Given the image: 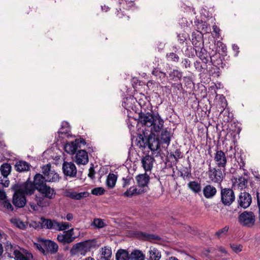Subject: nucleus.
Here are the masks:
<instances>
[{
	"label": "nucleus",
	"instance_id": "34",
	"mask_svg": "<svg viewBox=\"0 0 260 260\" xmlns=\"http://www.w3.org/2000/svg\"><path fill=\"white\" fill-rule=\"evenodd\" d=\"M117 176L113 173H110L106 180V184L108 188H113L116 184Z\"/></svg>",
	"mask_w": 260,
	"mask_h": 260
},
{
	"label": "nucleus",
	"instance_id": "28",
	"mask_svg": "<svg viewBox=\"0 0 260 260\" xmlns=\"http://www.w3.org/2000/svg\"><path fill=\"white\" fill-rule=\"evenodd\" d=\"M149 260H159L161 257V253L157 248H150L149 250Z\"/></svg>",
	"mask_w": 260,
	"mask_h": 260
},
{
	"label": "nucleus",
	"instance_id": "24",
	"mask_svg": "<svg viewBox=\"0 0 260 260\" xmlns=\"http://www.w3.org/2000/svg\"><path fill=\"white\" fill-rule=\"evenodd\" d=\"M87 194V192H86L77 193L75 191H71L69 190H66L64 192V194L66 197L74 200H80L82 198L86 197Z\"/></svg>",
	"mask_w": 260,
	"mask_h": 260
},
{
	"label": "nucleus",
	"instance_id": "47",
	"mask_svg": "<svg viewBox=\"0 0 260 260\" xmlns=\"http://www.w3.org/2000/svg\"><path fill=\"white\" fill-rule=\"evenodd\" d=\"M180 176L184 179L190 178L191 176L190 169L187 168H184L182 171H180Z\"/></svg>",
	"mask_w": 260,
	"mask_h": 260
},
{
	"label": "nucleus",
	"instance_id": "6",
	"mask_svg": "<svg viewBox=\"0 0 260 260\" xmlns=\"http://www.w3.org/2000/svg\"><path fill=\"white\" fill-rule=\"evenodd\" d=\"M220 195L221 202L225 206L231 205L235 201V193L233 189L231 188H221Z\"/></svg>",
	"mask_w": 260,
	"mask_h": 260
},
{
	"label": "nucleus",
	"instance_id": "51",
	"mask_svg": "<svg viewBox=\"0 0 260 260\" xmlns=\"http://www.w3.org/2000/svg\"><path fill=\"white\" fill-rule=\"evenodd\" d=\"M170 157H173L176 161L178 162L179 159L183 157V154L179 149H177L174 153L170 154Z\"/></svg>",
	"mask_w": 260,
	"mask_h": 260
},
{
	"label": "nucleus",
	"instance_id": "48",
	"mask_svg": "<svg viewBox=\"0 0 260 260\" xmlns=\"http://www.w3.org/2000/svg\"><path fill=\"white\" fill-rule=\"evenodd\" d=\"M112 254V251L110 248L107 247H104L102 248V255L106 259L110 258Z\"/></svg>",
	"mask_w": 260,
	"mask_h": 260
},
{
	"label": "nucleus",
	"instance_id": "1",
	"mask_svg": "<svg viewBox=\"0 0 260 260\" xmlns=\"http://www.w3.org/2000/svg\"><path fill=\"white\" fill-rule=\"evenodd\" d=\"M97 241L95 239H89L77 243L73 245L70 249V253L71 256H74L78 253L85 256L91 249L96 247Z\"/></svg>",
	"mask_w": 260,
	"mask_h": 260
},
{
	"label": "nucleus",
	"instance_id": "54",
	"mask_svg": "<svg viewBox=\"0 0 260 260\" xmlns=\"http://www.w3.org/2000/svg\"><path fill=\"white\" fill-rule=\"evenodd\" d=\"M13 223L20 229L25 230L26 228V225L20 219H14Z\"/></svg>",
	"mask_w": 260,
	"mask_h": 260
},
{
	"label": "nucleus",
	"instance_id": "59",
	"mask_svg": "<svg viewBox=\"0 0 260 260\" xmlns=\"http://www.w3.org/2000/svg\"><path fill=\"white\" fill-rule=\"evenodd\" d=\"M131 178L130 177H126V178H123V183H122V186L123 187H126V186L130 184V180Z\"/></svg>",
	"mask_w": 260,
	"mask_h": 260
},
{
	"label": "nucleus",
	"instance_id": "45",
	"mask_svg": "<svg viewBox=\"0 0 260 260\" xmlns=\"http://www.w3.org/2000/svg\"><path fill=\"white\" fill-rule=\"evenodd\" d=\"M3 208H6L11 211L13 210V207L12 204L9 201L6 200L0 203V209L2 210Z\"/></svg>",
	"mask_w": 260,
	"mask_h": 260
},
{
	"label": "nucleus",
	"instance_id": "21",
	"mask_svg": "<svg viewBox=\"0 0 260 260\" xmlns=\"http://www.w3.org/2000/svg\"><path fill=\"white\" fill-rule=\"evenodd\" d=\"M14 253L16 260H31L33 258L32 254L26 250L15 251Z\"/></svg>",
	"mask_w": 260,
	"mask_h": 260
},
{
	"label": "nucleus",
	"instance_id": "31",
	"mask_svg": "<svg viewBox=\"0 0 260 260\" xmlns=\"http://www.w3.org/2000/svg\"><path fill=\"white\" fill-rule=\"evenodd\" d=\"M78 148L79 147L75 143V141L68 143L64 146L65 151L68 153L71 154H74Z\"/></svg>",
	"mask_w": 260,
	"mask_h": 260
},
{
	"label": "nucleus",
	"instance_id": "12",
	"mask_svg": "<svg viewBox=\"0 0 260 260\" xmlns=\"http://www.w3.org/2000/svg\"><path fill=\"white\" fill-rule=\"evenodd\" d=\"M252 202V198L250 193L244 191L241 192L239 196L238 203L241 207L246 209L248 208Z\"/></svg>",
	"mask_w": 260,
	"mask_h": 260
},
{
	"label": "nucleus",
	"instance_id": "36",
	"mask_svg": "<svg viewBox=\"0 0 260 260\" xmlns=\"http://www.w3.org/2000/svg\"><path fill=\"white\" fill-rule=\"evenodd\" d=\"M144 190L141 189H137L134 187H130L124 193L123 195L127 197H132L135 194H140L144 192Z\"/></svg>",
	"mask_w": 260,
	"mask_h": 260
},
{
	"label": "nucleus",
	"instance_id": "2",
	"mask_svg": "<svg viewBox=\"0 0 260 260\" xmlns=\"http://www.w3.org/2000/svg\"><path fill=\"white\" fill-rule=\"evenodd\" d=\"M138 138L139 140L138 145L140 148H145L148 146L152 151H154L159 148V140L152 132L146 136L145 133L143 132V134L139 135Z\"/></svg>",
	"mask_w": 260,
	"mask_h": 260
},
{
	"label": "nucleus",
	"instance_id": "43",
	"mask_svg": "<svg viewBox=\"0 0 260 260\" xmlns=\"http://www.w3.org/2000/svg\"><path fill=\"white\" fill-rule=\"evenodd\" d=\"M91 225L98 229H101L107 225L104 220L101 218H94Z\"/></svg>",
	"mask_w": 260,
	"mask_h": 260
},
{
	"label": "nucleus",
	"instance_id": "33",
	"mask_svg": "<svg viewBox=\"0 0 260 260\" xmlns=\"http://www.w3.org/2000/svg\"><path fill=\"white\" fill-rule=\"evenodd\" d=\"M145 255L139 250H135L130 254V260H144Z\"/></svg>",
	"mask_w": 260,
	"mask_h": 260
},
{
	"label": "nucleus",
	"instance_id": "64",
	"mask_svg": "<svg viewBox=\"0 0 260 260\" xmlns=\"http://www.w3.org/2000/svg\"><path fill=\"white\" fill-rule=\"evenodd\" d=\"M217 248H218V250L223 253H224V254H227L228 252L226 251V250H225V248L223 247V246H218L217 247Z\"/></svg>",
	"mask_w": 260,
	"mask_h": 260
},
{
	"label": "nucleus",
	"instance_id": "10",
	"mask_svg": "<svg viewBox=\"0 0 260 260\" xmlns=\"http://www.w3.org/2000/svg\"><path fill=\"white\" fill-rule=\"evenodd\" d=\"M155 115L149 112L144 113L141 112L139 114V122L141 124L147 127H151L153 125Z\"/></svg>",
	"mask_w": 260,
	"mask_h": 260
},
{
	"label": "nucleus",
	"instance_id": "20",
	"mask_svg": "<svg viewBox=\"0 0 260 260\" xmlns=\"http://www.w3.org/2000/svg\"><path fill=\"white\" fill-rule=\"evenodd\" d=\"M203 192L204 197L207 199L213 198L216 193L217 190L215 187L211 185H206L203 189Z\"/></svg>",
	"mask_w": 260,
	"mask_h": 260
},
{
	"label": "nucleus",
	"instance_id": "40",
	"mask_svg": "<svg viewBox=\"0 0 260 260\" xmlns=\"http://www.w3.org/2000/svg\"><path fill=\"white\" fill-rule=\"evenodd\" d=\"M194 66L196 69L200 72H204L205 71H207L208 69L207 63L198 60L194 62Z\"/></svg>",
	"mask_w": 260,
	"mask_h": 260
},
{
	"label": "nucleus",
	"instance_id": "13",
	"mask_svg": "<svg viewBox=\"0 0 260 260\" xmlns=\"http://www.w3.org/2000/svg\"><path fill=\"white\" fill-rule=\"evenodd\" d=\"M15 193L13 198V203L17 207H23L26 204L25 194L20 191H14Z\"/></svg>",
	"mask_w": 260,
	"mask_h": 260
},
{
	"label": "nucleus",
	"instance_id": "7",
	"mask_svg": "<svg viewBox=\"0 0 260 260\" xmlns=\"http://www.w3.org/2000/svg\"><path fill=\"white\" fill-rule=\"evenodd\" d=\"M208 177L213 182L220 184L223 179V175L220 169L212 168L209 165Z\"/></svg>",
	"mask_w": 260,
	"mask_h": 260
},
{
	"label": "nucleus",
	"instance_id": "42",
	"mask_svg": "<svg viewBox=\"0 0 260 260\" xmlns=\"http://www.w3.org/2000/svg\"><path fill=\"white\" fill-rule=\"evenodd\" d=\"M51 220L50 219H46L44 217H41L39 223L40 224V226L41 228H46L47 229H50Z\"/></svg>",
	"mask_w": 260,
	"mask_h": 260
},
{
	"label": "nucleus",
	"instance_id": "15",
	"mask_svg": "<svg viewBox=\"0 0 260 260\" xmlns=\"http://www.w3.org/2000/svg\"><path fill=\"white\" fill-rule=\"evenodd\" d=\"M38 191L46 198L50 200L55 198L56 192L53 188L48 186L47 184L41 187Z\"/></svg>",
	"mask_w": 260,
	"mask_h": 260
},
{
	"label": "nucleus",
	"instance_id": "61",
	"mask_svg": "<svg viewBox=\"0 0 260 260\" xmlns=\"http://www.w3.org/2000/svg\"><path fill=\"white\" fill-rule=\"evenodd\" d=\"M95 171L93 167H91L89 169V173L88 176L91 179H93L94 178Z\"/></svg>",
	"mask_w": 260,
	"mask_h": 260
},
{
	"label": "nucleus",
	"instance_id": "35",
	"mask_svg": "<svg viewBox=\"0 0 260 260\" xmlns=\"http://www.w3.org/2000/svg\"><path fill=\"white\" fill-rule=\"evenodd\" d=\"M36 201L38 206L41 207H46L49 206L50 204V202L48 200V199L44 196H36Z\"/></svg>",
	"mask_w": 260,
	"mask_h": 260
},
{
	"label": "nucleus",
	"instance_id": "29",
	"mask_svg": "<svg viewBox=\"0 0 260 260\" xmlns=\"http://www.w3.org/2000/svg\"><path fill=\"white\" fill-rule=\"evenodd\" d=\"M210 60L212 64L218 69H219L220 68H223L222 60L221 59L220 54L216 53L215 54L213 55L210 57Z\"/></svg>",
	"mask_w": 260,
	"mask_h": 260
},
{
	"label": "nucleus",
	"instance_id": "4",
	"mask_svg": "<svg viewBox=\"0 0 260 260\" xmlns=\"http://www.w3.org/2000/svg\"><path fill=\"white\" fill-rule=\"evenodd\" d=\"M238 221L243 226L251 227L255 223V217L253 212L245 211L239 215Z\"/></svg>",
	"mask_w": 260,
	"mask_h": 260
},
{
	"label": "nucleus",
	"instance_id": "57",
	"mask_svg": "<svg viewBox=\"0 0 260 260\" xmlns=\"http://www.w3.org/2000/svg\"><path fill=\"white\" fill-rule=\"evenodd\" d=\"M39 243H35V245L36 246V248L39 250L40 251L42 252L43 254H45L46 251L45 250V248H44L43 246L42 245V243L40 241H38Z\"/></svg>",
	"mask_w": 260,
	"mask_h": 260
},
{
	"label": "nucleus",
	"instance_id": "52",
	"mask_svg": "<svg viewBox=\"0 0 260 260\" xmlns=\"http://www.w3.org/2000/svg\"><path fill=\"white\" fill-rule=\"evenodd\" d=\"M105 190L101 187H95L91 190V193L95 196H100L104 194Z\"/></svg>",
	"mask_w": 260,
	"mask_h": 260
},
{
	"label": "nucleus",
	"instance_id": "9",
	"mask_svg": "<svg viewBox=\"0 0 260 260\" xmlns=\"http://www.w3.org/2000/svg\"><path fill=\"white\" fill-rule=\"evenodd\" d=\"M62 171L64 176L71 178L76 177L77 168L72 162L64 161L62 164Z\"/></svg>",
	"mask_w": 260,
	"mask_h": 260
},
{
	"label": "nucleus",
	"instance_id": "17",
	"mask_svg": "<svg viewBox=\"0 0 260 260\" xmlns=\"http://www.w3.org/2000/svg\"><path fill=\"white\" fill-rule=\"evenodd\" d=\"M46 182H47V181L43 175L37 173L34 177L32 183L36 189L38 190L44 185H46Z\"/></svg>",
	"mask_w": 260,
	"mask_h": 260
},
{
	"label": "nucleus",
	"instance_id": "37",
	"mask_svg": "<svg viewBox=\"0 0 260 260\" xmlns=\"http://www.w3.org/2000/svg\"><path fill=\"white\" fill-rule=\"evenodd\" d=\"M142 235L144 237L145 240L150 242H154L156 241H160L161 240V238L160 237L154 234L142 233Z\"/></svg>",
	"mask_w": 260,
	"mask_h": 260
},
{
	"label": "nucleus",
	"instance_id": "18",
	"mask_svg": "<svg viewBox=\"0 0 260 260\" xmlns=\"http://www.w3.org/2000/svg\"><path fill=\"white\" fill-rule=\"evenodd\" d=\"M155 159L152 156L146 155L142 159V166L145 171H149L152 168L153 164Z\"/></svg>",
	"mask_w": 260,
	"mask_h": 260
},
{
	"label": "nucleus",
	"instance_id": "32",
	"mask_svg": "<svg viewBox=\"0 0 260 260\" xmlns=\"http://www.w3.org/2000/svg\"><path fill=\"white\" fill-rule=\"evenodd\" d=\"M198 57L200 58L203 62L207 63L209 61L211 56L208 53L207 50L203 47L201 48V50L198 54Z\"/></svg>",
	"mask_w": 260,
	"mask_h": 260
},
{
	"label": "nucleus",
	"instance_id": "53",
	"mask_svg": "<svg viewBox=\"0 0 260 260\" xmlns=\"http://www.w3.org/2000/svg\"><path fill=\"white\" fill-rule=\"evenodd\" d=\"M230 247L232 250L236 253L240 252L242 250L243 246L240 244L235 243H232L230 244Z\"/></svg>",
	"mask_w": 260,
	"mask_h": 260
},
{
	"label": "nucleus",
	"instance_id": "8",
	"mask_svg": "<svg viewBox=\"0 0 260 260\" xmlns=\"http://www.w3.org/2000/svg\"><path fill=\"white\" fill-rule=\"evenodd\" d=\"M42 173L47 182H56L59 180L58 174L51 170V165L49 164L43 166Z\"/></svg>",
	"mask_w": 260,
	"mask_h": 260
},
{
	"label": "nucleus",
	"instance_id": "30",
	"mask_svg": "<svg viewBox=\"0 0 260 260\" xmlns=\"http://www.w3.org/2000/svg\"><path fill=\"white\" fill-rule=\"evenodd\" d=\"M116 260H130V254L124 249L118 250L116 254Z\"/></svg>",
	"mask_w": 260,
	"mask_h": 260
},
{
	"label": "nucleus",
	"instance_id": "55",
	"mask_svg": "<svg viewBox=\"0 0 260 260\" xmlns=\"http://www.w3.org/2000/svg\"><path fill=\"white\" fill-rule=\"evenodd\" d=\"M188 38V35L186 33L179 34L178 35V41L180 43H183Z\"/></svg>",
	"mask_w": 260,
	"mask_h": 260
},
{
	"label": "nucleus",
	"instance_id": "44",
	"mask_svg": "<svg viewBox=\"0 0 260 260\" xmlns=\"http://www.w3.org/2000/svg\"><path fill=\"white\" fill-rule=\"evenodd\" d=\"M151 73L153 75L158 76L161 79H165L167 77L166 73L161 71L158 67L153 68Z\"/></svg>",
	"mask_w": 260,
	"mask_h": 260
},
{
	"label": "nucleus",
	"instance_id": "38",
	"mask_svg": "<svg viewBox=\"0 0 260 260\" xmlns=\"http://www.w3.org/2000/svg\"><path fill=\"white\" fill-rule=\"evenodd\" d=\"M0 170L2 175L4 177H7L10 173L11 166L8 163H4L1 166Z\"/></svg>",
	"mask_w": 260,
	"mask_h": 260
},
{
	"label": "nucleus",
	"instance_id": "41",
	"mask_svg": "<svg viewBox=\"0 0 260 260\" xmlns=\"http://www.w3.org/2000/svg\"><path fill=\"white\" fill-rule=\"evenodd\" d=\"M192 44L195 47H200L202 44V38L201 35H196L194 32L192 34Z\"/></svg>",
	"mask_w": 260,
	"mask_h": 260
},
{
	"label": "nucleus",
	"instance_id": "62",
	"mask_svg": "<svg viewBox=\"0 0 260 260\" xmlns=\"http://www.w3.org/2000/svg\"><path fill=\"white\" fill-rule=\"evenodd\" d=\"M123 12L124 11H121V8H119V9H118V8H116V12H115V13L116 14V15L118 18H121L124 15Z\"/></svg>",
	"mask_w": 260,
	"mask_h": 260
},
{
	"label": "nucleus",
	"instance_id": "22",
	"mask_svg": "<svg viewBox=\"0 0 260 260\" xmlns=\"http://www.w3.org/2000/svg\"><path fill=\"white\" fill-rule=\"evenodd\" d=\"M137 183L139 186L145 187L149 182L150 177L146 173L139 174L136 177Z\"/></svg>",
	"mask_w": 260,
	"mask_h": 260
},
{
	"label": "nucleus",
	"instance_id": "26",
	"mask_svg": "<svg viewBox=\"0 0 260 260\" xmlns=\"http://www.w3.org/2000/svg\"><path fill=\"white\" fill-rule=\"evenodd\" d=\"M187 187L194 193H199L202 190L201 183L196 180L190 181L187 184Z\"/></svg>",
	"mask_w": 260,
	"mask_h": 260
},
{
	"label": "nucleus",
	"instance_id": "25",
	"mask_svg": "<svg viewBox=\"0 0 260 260\" xmlns=\"http://www.w3.org/2000/svg\"><path fill=\"white\" fill-rule=\"evenodd\" d=\"M183 73L182 72L174 69L171 71L168 75V78L173 81L178 82L180 81L182 79Z\"/></svg>",
	"mask_w": 260,
	"mask_h": 260
},
{
	"label": "nucleus",
	"instance_id": "19",
	"mask_svg": "<svg viewBox=\"0 0 260 260\" xmlns=\"http://www.w3.org/2000/svg\"><path fill=\"white\" fill-rule=\"evenodd\" d=\"M164 121L158 114L155 115L152 128L155 132H159L164 126Z\"/></svg>",
	"mask_w": 260,
	"mask_h": 260
},
{
	"label": "nucleus",
	"instance_id": "63",
	"mask_svg": "<svg viewBox=\"0 0 260 260\" xmlns=\"http://www.w3.org/2000/svg\"><path fill=\"white\" fill-rule=\"evenodd\" d=\"M55 260H63V254L57 253L55 257Z\"/></svg>",
	"mask_w": 260,
	"mask_h": 260
},
{
	"label": "nucleus",
	"instance_id": "11",
	"mask_svg": "<svg viewBox=\"0 0 260 260\" xmlns=\"http://www.w3.org/2000/svg\"><path fill=\"white\" fill-rule=\"evenodd\" d=\"M38 241H40L44 248L51 254L56 253L58 250V246L57 244L53 241L44 239H39Z\"/></svg>",
	"mask_w": 260,
	"mask_h": 260
},
{
	"label": "nucleus",
	"instance_id": "58",
	"mask_svg": "<svg viewBox=\"0 0 260 260\" xmlns=\"http://www.w3.org/2000/svg\"><path fill=\"white\" fill-rule=\"evenodd\" d=\"M75 143L77 145L79 148H80V144L85 145L86 142L85 140L83 138L76 139L75 140Z\"/></svg>",
	"mask_w": 260,
	"mask_h": 260
},
{
	"label": "nucleus",
	"instance_id": "49",
	"mask_svg": "<svg viewBox=\"0 0 260 260\" xmlns=\"http://www.w3.org/2000/svg\"><path fill=\"white\" fill-rule=\"evenodd\" d=\"M71 226V224L66 222H59L58 230V231H65Z\"/></svg>",
	"mask_w": 260,
	"mask_h": 260
},
{
	"label": "nucleus",
	"instance_id": "14",
	"mask_svg": "<svg viewBox=\"0 0 260 260\" xmlns=\"http://www.w3.org/2000/svg\"><path fill=\"white\" fill-rule=\"evenodd\" d=\"M214 159L218 168H224L227 163L225 153L222 150H217Z\"/></svg>",
	"mask_w": 260,
	"mask_h": 260
},
{
	"label": "nucleus",
	"instance_id": "5",
	"mask_svg": "<svg viewBox=\"0 0 260 260\" xmlns=\"http://www.w3.org/2000/svg\"><path fill=\"white\" fill-rule=\"evenodd\" d=\"M74 235V229L72 228L67 231H63L62 233L58 234L57 240L63 245L70 244L74 242L76 238V237Z\"/></svg>",
	"mask_w": 260,
	"mask_h": 260
},
{
	"label": "nucleus",
	"instance_id": "46",
	"mask_svg": "<svg viewBox=\"0 0 260 260\" xmlns=\"http://www.w3.org/2000/svg\"><path fill=\"white\" fill-rule=\"evenodd\" d=\"M166 57L169 60H170L174 62H178L179 60V56L173 52L167 53L166 55Z\"/></svg>",
	"mask_w": 260,
	"mask_h": 260
},
{
	"label": "nucleus",
	"instance_id": "23",
	"mask_svg": "<svg viewBox=\"0 0 260 260\" xmlns=\"http://www.w3.org/2000/svg\"><path fill=\"white\" fill-rule=\"evenodd\" d=\"M30 165L27 162L23 160H19L15 165V170L19 172L27 171L30 170Z\"/></svg>",
	"mask_w": 260,
	"mask_h": 260
},
{
	"label": "nucleus",
	"instance_id": "56",
	"mask_svg": "<svg viewBox=\"0 0 260 260\" xmlns=\"http://www.w3.org/2000/svg\"><path fill=\"white\" fill-rule=\"evenodd\" d=\"M58 223H59V222H58L57 221H56L55 220H51L50 229L57 231Z\"/></svg>",
	"mask_w": 260,
	"mask_h": 260
},
{
	"label": "nucleus",
	"instance_id": "39",
	"mask_svg": "<svg viewBox=\"0 0 260 260\" xmlns=\"http://www.w3.org/2000/svg\"><path fill=\"white\" fill-rule=\"evenodd\" d=\"M160 140L162 143L170 144V133L166 129L162 130L160 135Z\"/></svg>",
	"mask_w": 260,
	"mask_h": 260
},
{
	"label": "nucleus",
	"instance_id": "3",
	"mask_svg": "<svg viewBox=\"0 0 260 260\" xmlns=\"http://www.w3.org/2000/svg\"><path fill=\"white\" fill-rule=\"evenodd\" d=\"M12 188L14 191H20L25 195L29 196L32 194L36 190L29 178L23 183L15 184Z\"/></svg>",
	"mask_w": 260,
	"mask_h": 260
},
{
	"label": "nucleus",
	"instance_id": "16",
	"mask_svg": "<svg viewBox=\"0 0 260 260\" xmlns=\"http://www.w3.org/2000/svg\"><path fill=\"white\" fill-rule=\"evenodd\" d=\"M75 162L78 165H86L88 162L87 152L84 150L77 151L75 155Z\"/></svg>",
	"mask_w": 260,
	"mask_h": 260
},
{
	"label": "nucleus",
	"instance_id": "50",
	"mask_svg": "<svg viewBox=\"0 0 260 260\" xmlns=\"http://www.w3.org/2000/svg\"><path fill=\"white\" fill-rule=\"evenodd\" d=\"M229 230V226H225L222 229H221L217 231L215 235L217 237V238L219 239L220 237L225 235Z\"/></svg>",
	"mask_w": 260,
	"mask_h": 260
},
{
	"label": "nucleus",
	"instance_id": "27",
	"mask_svg": "<svg viewBox=\"0 0 260 260\" xmlns=\"http://www.w3.org/2000/svg\"><path fill=\"white\" fill-rule=\"evenodd\" d=\"M235 181L234 182V185H237L240 189H243L247 186L248 180L243 176H239L238 178L234 179Z\"/></svg>",
	"mask_w": 260,
	"mask_h": 260
},
{
	"label": "nucleus",
	"instance_id": "60",
	"mask_svg": "<svg viewBox=\"0 0 260 260\" xmlns=\"http://www.w3.org/2000/svg\"><path fill=\"white\" fill-rule=\"evenodd\" d=\"M182 63L186 69L190 67V61L188 58H185L183 59Z\"/></svg>",
	"mask_w": 260,
	"mask_h": 260
}]
</instances>
